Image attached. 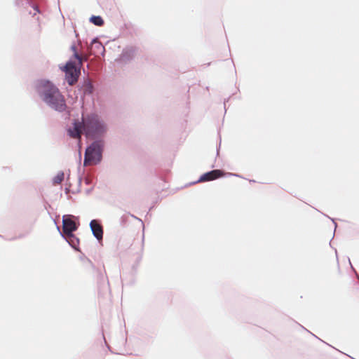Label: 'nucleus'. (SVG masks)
Listing matches in <instances>:
<instances>
[{"mask_svg":"<svg viewBox=\"0 0 359 359\" xmlns=\"http://www.w3.org/2000/svg\"><path fill=\"white\" fill-rule=\"evenodd\" d=\"M42 97L45 102L58 111H64L67 108L63 95L50 82L47 81L43 84Z\"/></svg>","mask_w":359,"mask_h":359,"instance_id":"obj_1","label":"nucleus"},{"mask_svg":"<svg viewBox=\"0 0 359 359\" xmlns=\"http://www.w3.org/2000/svg\"><path fill=\"white\" fill-rule=\"evenodd\" d=\"M82 119L83 132L87 137L94 138L104 132V126L99 121L97 116L93 114L83 118Z\"/></svg>","mask_w":359,"mask_h":359,"instance_id":"obj_2","label":"nucleus"},{"mask_svg":"<svg viewBox=\"0 0 359 359\" xmlns=\"http://www.w3.org/2000/svg\"><path fill=\"white\" fill-rule=\"evenodd\" d=\"M103 144L100 141L93 142L86 150L84 162L85 166L96 165L102 160Z\"/></svg>","mask_w":359,"mask_h":359,"instance_id":"obj_3","label":"nucleus"},{"mask_svg":"<svg viewBox=\"0 0 359 359\" xmlns=\"http://www.w3.org/2000/svg\"><path fill=\"white\" fill-rule=\"evenodd\" d=\"M62 70L65 72L66 80L70 86H73L76 83L80 74V69L76 67L74 62H67L62 68Z\"/></svg>","mask_w":359,"mask_h":359,"instance_id":"obj_4","label":"nucleus"},{"mask_svg":"<svg viewBox=\"0 0 359 359\" xmlns=\"http://www.w3.org/2000/svg\"><path fill=\"white\" fill-rule=\"evenodd\" d=\"M77 229L75 222L72 215H64L62 218V231L67 236H72V233Z\"/></svg>","mask_w":359,"mask_h":359,"instance_id":"obj_5","label":"nucleus"},{"mask_svg":"<svg viewBox=\"0 0 359 359\" xmlns=\"http://www.w3.org/2000/svg\"><path fill=\"white\" fill-rule=\"evenodd\" d=\"M83 133H84L83 121L81 122L75 121L73 128L68 130L69 135L72 138L78 139L79 143L81 142V134Z\"/></svg>","mask_w":359,"mask_h":359,"instance_id":"obj_6","label":"nucleus"},{"mask_svg":"<svg viewBox=\"0 0 359 359\" xmlns=\"http://www.w3.org/2000/svg\"><path fill=\"white\" fill-rule=\"evenodd\" d=\"M224 175L225 173L221 170H213L201 175L198 182L211 181L222 177Z\"/></svg>","mask_w":359,"mask_h":359,"instance_id":"obj_7","label":"nucleus"},{"mask_svg":"<svg viewBox=\"0 0 359 359\" xmlns=\"http://www.w3.org/2000/svg\"><path fill=\"white\" fill-rule=\"evenodd\" d=\"M90 229L93 235L97 240H102L103 236V229L101 224L95 219H93L90 223Z\"/></svg>","mask_w":359,"mask_h":359,"instance_id":"obj_8","label":"nucleus"},{"mask_svg":"<svg viewBox=\"0 0 359 359\" xmlns=\"http://www.w3.org/2000/svg\"><path fill=\"white\" fill-rule=\"evenodd\" d=\"M65 174L62 171H60L53 179V183L54 185L60 184L64 180Z\"/></svg>","mask_w":359,"mask_h":359,"instance_id":"obj_9","label":"nucleus"},{"mask_svg":"<svg viewBox=\"0 0 359 359\" xmlns=\"http://www.w3.org/2000/svg\"><path fill=\"white\" fill-rule=\"evenodd\" d=\"M90 20L94 25L97 26H102L104 24V20L100 16H92Z\"/></svg>","mask_w":359,"mask_h":359,"instance_id":"obj_10","label":"nucleus"},{"mask_svg":"<svg viewBox=\"0 0 359 359\" xmlns=\"http://www.w3.org/2000/svg\"><path fill=\"white\" fill-rule=\"evenodd\" d=\"M93 91V86L90 82L88 81L85 83L83 92L85 94H92Z\"/></svg>","mask_w":359,"mask_h":359,"instance_id":"obj_11","label":"nucleus"},{"mask_svg":"<svg viewBox=\"0 0 359 359\" xmlns=\"http://www.w3.org/2000/svg\"><path fill=\"white\" fill-rule=\"evenodd\" d=\"M72 51L74 52V57L78 60L79 61V66L81 67L82 65V60H83V58L79 55V53H77L76 51V48L75 46H72Z\"/></svg>","mask_w":359,"mask_h":359,"instance_id":"obj_12","label":"nucleus"},{"mask_svg":"<svg viewBox=\"0 0 359 359\" xmlns=\"http://www.w3.org/2000/svg\"><path fill=\"white\" fill-rule=\"evenodd\" d=\"M98 48L104 49V47L101 44H98Z\"/></svg>","mask_w":359,"mask_h":359,"instance_id":"obj_13","label":"nucleus"},{"mask_svg":"<svg viewBox=\"0 0 359 359\" xmlns=\"http://www.w3.org/2000/svg\"><path fill=\"white\" fill-rule=\"evenodd\" d=\"M130 51L131 53H134V52H135V50H134L133 49H130Z\"/></svg>","mask_w":359,"mask_h":359,"instance_id":"obj_14","label":"nucleus"}]
</instances>
